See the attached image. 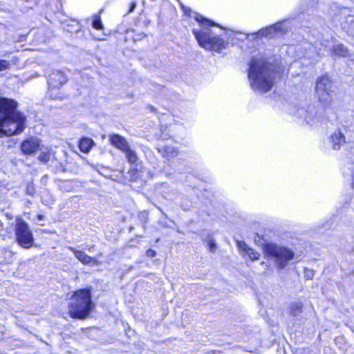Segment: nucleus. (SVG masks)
<instances>
[{"label":"nucleus","instance_id":"obj_24","mask_svg":"<svg viewBox=\"0 0 354 354\" xmlns=\"http://www.w3.org/2000/svg\"><path fill=\"white\" fill-rule=\"evenodd\" d=\"M314 275L313 271L310 270H305V277L308 279H313Z\"/></svg>","mask_w":354,"mask_h":354},{"label":"nucleus","instance_id":"obj_13","mask_svg":"<svg viewBox=\"0 0 354 354\" xmlns=\"http://www.w3.org/2000/svg\"><path fill=\"white\" fill-rule=\"evenodd\" d=\"M330 142L333 149L339 150L346 142V137L339 129H337L330 137Z\"/></svg>","mask_w":354,"mask_h":354},{"label":"nucleus","instance_id":"obj_6","mask_svg":"<svg viewBox=\"0 0 354 354\" xmlns=\"http://www.w3.org/2000/svg\"><path fill=\"white\" fill-rule=\"evenodd\" d=\"M16 242L24 248H30L34 243L32 232L28 224L22 218L17 217L14 225Z\"/></svg>","mask_w":354,"mask_h":354},{"label":"nucleus","instance_id":"obj_22","mask_svg":"<svg viewBox=\"0 0 354 354\" xmlns=\"http://www.w3.org/2000/svg\"><path fill=\"white\" fill-rule=\"evenodd\" d=\"M92 26L96 30L103 29V25L102 24L100 17L99 16H97V15L94 16Z\"/></svg>","mask_w":354,"mask_h":354},{"label":"nucleus","instance_id":"obj_27","mask_svg":"<svg viewBox=\"0 0 354 354\" xmlns=\"http://www.w3.org/2000/svg\"><path fill=\"white\" fill-rule=\"evenodd\" d=\"M27 193L30 195H33L35 193V189L33 187L28 186L27 187Z\"/></svg>","mask_w":354,"mask_h":354},{"label":"nucleus","instance_id":"obj_3","mask_svg":"<svg viewBox=\"0 0 354 354\" xmlns=\"http://www.w3.org/2000/svg\"><path fill=\"white\" fill-rule=\"evenodd\" d=\"M195 19L203 28L199 30H193V33L202 48L216 52H220L221 49L225 48L223 39L214 35L208 28L209 26H218L216 24L198 14L196 15Z\"/></svg>","mask_w":354,"mask_h":354},{"label":"nucleus","instance_id":"obj_20","mask_svg":"<svg viewBox=\"0 0 354 354\" xmlns=\"http://www.w3.org/2000/svg\"><path fill=\"white\" fill-rule=\"evenodd\" d=\"M303 310V304L301 302H292L290 305V312L294 317L298 316L301 313Z\"/></svg>","mask_w":354,"mask_h":354},{"label":"nucleus","instance_id":"obj_30","mask_svg":"<svg viewBox=\"0 0 354 354\" xmlns=\"http://www.w3.org/2000/svg\"><path fill=\"white\" fill-rule=\"evenodd\" d=\"M135 7H136V3H133L132 4V6H131V8H130V10H129V12H132V11L134 10Z\"/></svg>","mask_w":354,"mask_h":354},{"label":"nucleus","instance_id":"obj_4","mask_svg":"<svg viewBox=\"0 0 354 354\" xmlns=\"http://www.w3.org/2000/svg\"><path fill=\"white\" fill-rule=\"evenodd\" d=\"M94 304L91 301V289H80L74 292L68 304V314L73 319L86 318Z\"/></svg>","mask_w":354,"mask_h":354},{"label":"nucleus","instance_id":"obj_9","mask_svg":"<svg viewBox=\"0 0 354 354\" xmlns=\"http://www.w3.org/2000/svg\"><path fill=\"white\" fill-rule=\"evenodd\" d=\"M287 30V27L285 26L282 22H279L274 25L261 28L258 32L253 33L252 36L255 35L256 37H265L271 38L277 34L286 33Z\"/></svg>","mask_w":354,"mask_h":354},{"label":"nucleus","instance_id":"obj_2","mask_svg":"<svg viewBox=\"0 0 354 354\" xmlns=\"http://www.w3.org/2000/svg\"><path fill=\"white\" fill-rule=\"evenodd\" d=\"M17 102L0 97V129L8 136L21 133L24 129L26 117L17 111Z\"/></svg>","mask_w":354,"mask_h":354},{"label":"nucleus","instance_id":"obj_29","mask_svg":"<svg viewBox=\"0 0 354 354\" xmlns=\"http://www.w3.org/2000/svg\"><path fill=\"white\" fill-rule=\"evenodd\" d=\"M44 216L42 214H39V215L37 216V218H38V220H39V221H42V220H44Z\"/></svg>","mask_w":354,"mask_h":354},{"label":"nucleus","instance_id":"obj_5","mask_svg":"<svg viewBox=\"0 0 354 354\" xmlns=\"http://www.w3.org/2000/svg\"><path fill=\"white\" fill-rule=\"evenodd\" d=\"M263 250L268 257L274 260L276 267L279 269H284L295 257L294 251L291 249L273 243L264 244Z\"/></svg>","mask_w":354,"mask_h":354},{"label":"nucleus","instance_id":"obj_1","mask_svg":"<svg viewBox=\"0 0 354 354\" xmlns=\"http://www.w3.org/2000/svg\"><path fill=\"white\" fill-rule=\"evenodd\" d=\"M279 77V69L263 59H253L250 64L248 78L255 91L263 93L270 91Z\"/></svg>","mask_w":354,"mask_h":354},{"label":"nucleus","instance_id":"obj_21","mask_svg":"<svg viewBox=\"0 0 354 354\" xmlns=\"http://www.w3.org/2000/svg\"><path fill=\"white\" fill-rule=\"evenodd\" d=\"M51 156H52L51 149L46 148L44 150H41V151L38 157V159L39 161H41L44 163H47L50 160Z\"/></svg>","mask_w":354,"mask_h":354},{"label":"nucleus","instance_id":"obj_28","mask_svg":"<svg viewBox=\"0 0 354 354\" xmlns=\"http://www.w3.org/2000/svg\"><path fill=\"white\" fill-rule=\"evenodd\" d=\"M142 216L143 217V218H144V220H145V221H144V225H143V227H145V225L147 223V216H145V214H144V213H143V214H142Z\"/></svg>","mask_w":354,"mask_h":354},{"label":"nucleus","instance_id":"obj_19","mask_svg":"<svg viewBox=\"0 0 354 354\" xmlns=\"http://www.w3.org/2000/svg\"><path fill=\"white\" fill-rule=\"evenodd\" d=\"M124 153L125 154V156L130 164L137 165L139 161V158L137 153L134 150L131 149V147H129L128 149L124 152Z\"/></svg>","mask_w":354,"mask_h":354},{"label":"nucleus","instance_id":"obj_11","mask_svg":"<svg viewBox=\"0 0 354 354\" xmlns=\"http://www.w3.org/2000/svg\"><path fill=\"white\" fill-rule=\"evenodd\" d=\"M39 140L36 138H30L24 140L21 145V150L25 155H32L39 149Z\"/></svg>","mask_w":354,"mask_h":354},{"label":"nucleus","instance_id":"obj_26","mask_svg":"<svg viewBox=\"0 0 354 354\" xmlns=\"http://www.w3.org/2000/svg\"><path fill=\"white\" fill-rule=\"evenodd\" d=\"M146 255L148 257H154L156 255V252L155 250H152V249H149L148 250H147L146 252Z\"/></svg>","mask_w":354,"mask_h":354},{"label":"nucleus","instance_id":"obj_14","mask_svg":"<svg viewBox=\"0 0 354 354\" xmlns=\"http://www.w3.org/2000/svg\"><path fill=\"white\" fill-rule=\"evenodd\" d=\"M68 249L73 252L75 257L83 264L88 265L93 263L97 265L98 261L95 258L88 256L84 251L75 249L73 247H68Z\"/></svg>","mask_w":354,"mask_h":354},{"label":"nucleus","instance_id":"obj_10","mask_svg":"<svg viewBox=\"0 0 354 354\" xmlns=\"http://www.w3.org/2000/svg\"><path fill=\"white\" fill-rule=\"evenodd\" d=\"M67 82L66 75L58 70L53 71L48 75V85L52 88H59Z\"/></svg>","mask_w":354,"mask_h":354},{"label":"nucleus","instance_id":"obj_15","mask_svg":"<svg viewBox=\"0 0 354 354\" xmlns=\"http://www.w3.org/2000/svg\"><path fill=\"white\" fill-rule=\"evenodd\" d=\"M236 243L239 249L243 252V255L247 254L252 261L259 259V254L250 248L244 241H238Z\"/></svg>","mask_w":354,"mask_h":354},{"label":"nucleus","instance_id":"obj_16","mask_svg":"<svg viewBox=\"0 0 354 354\" xmlns=\"http://www.w3.org/2000/svg\"><path fill=\"white\" fill-rule=\"evenodd\" d=\"M159 152L161 153L162 156L168 161L174 158L178 154L177 149L172 146H165L159 149Z\"/></svg>","mask_w":354,"mask_h":354},{"label":"nucleus","instance_id":"obj_12","mask_svg":"<svg viewBox=\"0 0 354 354\" xmlns=\"http://www.w3.org/2000/svg\"><path fill=\"white\" fill-rule=\"evenodd\" d=\"M109 138L110 143L123 153L130 147L126 138L119 134H111Z\"/></svg>","mask_w":354,"mask_h":354},{"label":"nucleus","instance_id":"obj_17","mask_svg":"<svg viewBox=\"0 0 354 354\" xmlns=\"http://www.w3.org/2000/svg\"><path fill=\"white\" fill-rule=\"evenodd\" d=\"M332 52L339 57H347L349 55L348 49L342 44L334 45L332 48Z\"/></svg>","mask_w":354,"mask_h":354},{"label":"nucleus","instance_id":"obj_8","mask_svg":"<svg viewBox=\"0 0 354 354\" xmlns=\"http://www.w3.org/2000/svg\"><path fill=\"white\" fill-rule=\"evenodd\" d=\"M324 109L315 105H309L306 109H299L297 114L299 117L304 118L306 123L314 124L320 121L324 116Z\"/></svg>","mask_w":354,"mask_h":354},{"label":"nucleus","instance_id":"obj_25","mask_svg":"<svg viewBox=\"0 0 354 354\" xmlns=\"http://www.w3.org/2000/svg\"><path fill=\"white\" fill-rule=\"evenodd\" d=\"M208 245H209V251L211 252H214L215 250H216V243L214 241H210L209 242Z\"/></svg>","mask_w":354,"mask_h":354},{"label":"nucleus","instance_id":"obj_23","mask_svg":"<svg viewBox=\"0 0 354 354\" xmlns=\"http://www.w3.org/2000/svg\"><path fill=\"white\" fill-rule=\"evenodd\" d=\"M10 62L8 60L0 59V71L6 70L10 67Z\"/></svg>","mask_w":354,"mask_h":354},{"label":"nucleus","instance_id":"obj_18","mask_svg":"<svg viewBox=\"0 0 354 354\" xmlns=\"http://www.w3.org/2000/svg\"><path fill=\"white\" fill-rule=\"evenodd\" d=\"M94 142L92 139L88 138H83L79 142V148L83 153H88L90 151Z\"/></svg>","mask_w":354,"mask_h":354},{"label":"nucleus","instance_id":"obj_7","mask_svg":"<svg viewBox=\"0 0 354 354\" xmlns=\"http://www.w3.org/2000/svg\"><path fill=\"white\" fill-rule=\"evenodd\" d=\"M316 95L324 106L330 104L332 102V82L327 76H322L316 81Z\"/></svg>","mask_w":354,"mask_h":354},{"label":"nucleus","instance_id":"obj_31","mask_svg":"<svg viewBox=\"0 0 354 354\" xmlns=\"http://www.w3.org/2000/svg\"><path fill=\"white\" fill-rule=\"evenodd\" d=\"M352 187L354 188V174L353 175Z\"/></svg>","mask_w":354,"mask_h":354}]
</instances>
